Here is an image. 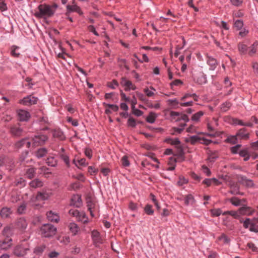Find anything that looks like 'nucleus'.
<instances>
[{
  "label": "nucleus",
  "instance_id": "61",
  "mask_svg": "<svg viewBox=\"0 0 258 258\" xmlns=\"http://www.w3.org/2000/svg\"><path fill=\"white\" fill-rule=\"evenodd\" d=\"M241 145L238 144L235 146L232 147L231 148L230 150L231 152L233 154H236L238 153V151L239 148L241 147Z\"/></svg>",
  "mask_w": 258,
  "mask_h": 258
},
{
  "label": "nucleus",
  "instance_id": "57",
  "mask_svg": "<svg viewBox=\"0 0 258 258\" xmlns=\"http://www.w3.org/2000/svg\"><path fill=\"white\" fill-rule=\"evenodd\" d=\"M250 147L253 151L257 152L258 151V140L256 142L251 143Z\"/></svg>",
  "mask_w": 258,
  "mask_h": 258
},
{
  "label": "nucleus",
  "instance_id": "11",
  "mask_svg": "<svg viewBox=\"0 0 258 258\" xmlns=\"http://www.w3.org/2000/svg\"><path fill=\"white\" fill-rule=\"evenodd\" d=\"M238 212L240 215L249 216L254 212V210L249 207L244 206L239 209Z\"/></svg>",
  "mask_w": 258,
  "mask_h": 258
},
{
  "label": "nucleus",
  "instance_id": "48",
  "mask_svg": "<svg viewBox=\"0 0 258 258\" xmlns=\"http://www.w3.org/2000/svg\"><path fill=\"white\" fill-rule=\"evenodd\" d=\"M145 213L149 215H152L154 214V210L152 208V206L147 205L144 208Z\"/></svg>",
  "mask_w": 258,
  "mask_h": 258
},
{
  "label": "nucleus",
  "instance_id": "28",
  "mask_svg": "<svg viewBox=\"0 0 258 258\" xmlns=\"http://www.w3.org/2000/svg\"><path fill=\"white\" fill-rule=\"evenodd\" d=\"M16 224L18 228L23 230L27 227V222L24 218H20L17 220Z\"/></svg>",
  "mask_w": 258,
  "mask_h": 258
},
{
  "label": "nucleus",
  "instance_id": "13",
  "mask_svg": "<svg viewBox=\"0 0 258 258\" xmlns=\"http://www.w3.org/2000/svg\"><path fill=\"white\" fill-rule=\"evenodd\" d=\"M238 181L241 184L248 187H252L253 185V182L251 180L247 179L244 176L240 175L238 177Z\"/></svg>",
  "mask_w": 258,
  "mask_h": 258
},
{
  "label": "nucleus",
  "instance_id": "23",
  "mask_svg": "<svg viewBox=\"0 0 258 258\" xmlns=\"http://www.w3.org/2000/svg\"><path fill=\"white\" fill-rule=\"evenodd\" d=\"M11 134L15 136H20L23 133L22 129L17 125H13L11 127Z\"/></svg>",
  "mask_w": 258,
  "mask_h": 258
},
{
  "label": "nucleus",
  "instance_id": "12",
  "mask_svg": "<svg viewBox=\"0 0 258 258\" xmlns=\"http://www.w3.org/2000/svg\"><path fill=\"white\" fill-rule=\"evenodd\" d=\"M243 227L245 228L249 227V230L252 232H258V227L255 228L253 223L249 218H246L243 223Z\"/></svg>",
  "mask_w": 258,
  "mask_h": 258
},
{
  "label": "nucleus",
  "instance_id": "60",
  "mask_svg": "<svg viewBox=\"0 0 258 258\" xmlns=\"http://www.w3.org/2000/svg\"><path fill=\"white\" fill-rule=\"evenodd\" d=\"M222 211L219 209H213L211 211V213L214 216H218L221 214Z\"/></svg>",
  "mask_w": 258,
  "mask_h": 258
},
{
  "label": "nucleus",
  "instance_id": "6",
  "mask_svg": "<svg viewBox=\"0 0 258 258\" xmlns=\"http://www.w3.org/2000/svg\"><path fill=\"white\" fill-rule=\"evenodd\" d=\"M120 84L122 86L124 87L125 91L135 90L136 89V86L131 81L127 80L125 78H121Z\"/></svg>",
  "mask_w": 258,
  "mask_h": 258
},
{
  "label": "nucleus",
  "instance_id": "3",
  "mask_svg": "<svg viewBox=\"0 0 258 258\" xmlns=\"http://www.w3.org/2000/svg\"><path fill=\"white\" fill-rule=\"evenodd\" d=\"M48 140V137L44 135H36L30 141L31 142V147H35L43 145Z\"/></svg>",
  "mask_w": 258,
  "mask_h": 258
},
{
  "label": "nucleus",
  "instance_id": "20",
  "mask_svg": "<svg viewBox=\"0 0 258 258\" xmlns=\"http://www.w3.org/2000/svg\"><path fill=\"white\" fill-rule=\"evenodd\" d=\"M236 136L240 139L247 140L249 138V133L245 128H242L238 131Z\"/></svg>",
  "mask_w": 258,
  "mask_h": 258
},
{
  "label": "nucleus",
  "instance_id": "56",
  "mask_svg": "<svg viewBox=\"0 0 258 258\" xmlns=\"http://www.w3.org/2000/svg\"><path fill=\"white\" fill-rule=\"evenodd\" d=\"M243 22L241 20H237L234 23V27L237 29L240 30L243 26Z\"/></svg>",
  "mask_w": 258,
  "mask_h": 258
},
{
  "label": "nucleus",
  "instance_id": "42",
  "mask_svg": "<svg viewBox=\"0 0 258 258\" xmlns=\"http://www.w3.org/2000/svg\"><path fill=\"white\" fill-rule=\"evenodd\" d=\"M150 89L152 90H153L154 91L150 90L148 88H146L144 89V92H145L147 96L149 97L154 96L155 94L154 91H156V90L153 87H151Z\"/></svg>",
  "mask_w": 258,
  "mask_h": 258
},
{
  "label": "nucleus",
  "instance_id": "27",
  "mask_svg": "<svg viewBox=\"0 0 258 258\" xmlns=\"http://www.w3.org/2000/svg\"><path fill=\"white\" fill-rule=\"evenodd\" d=\"M69 230L72 233L73 235H76L80 231V228L75 223H70L68 226Z\"/></svg>",
  "mask_w": 258,
  "mask_h": 258
},
{
  "label": "nucleus",
  "instance_id": "51",
  "mask_svg": "<svg viewBox=\"0 0 258 258\" xmlns=\"http://www.w3.org/2000/svg\"><path fill=\"white\" fill-rule=\"evenodd\" d=\"M11 229L10 226H7L4 228V229L2 231V234L4 236H6L8 237L9 236V235H10V234H11Z\"/></svg>",
  "mask_w": 258,
  "mask_h": 258
},
{
  "label": "nucleus",
  "instance_id": "21",
  "mask_svg": "<svg viewBox=\"0 0 258 258\" xmlns=\"http://www.w3.org/2000/svg\"><path fill=\"white\" fill-rule=\"evenodd\" d=\"M24 145L27 148H30L31 147V142L28 139H24L17 142L15 145L17 148H20Z\"/></svg>",
  "mask_w": 258,
  "mask_h": 258
},
{
  "label": "nucleus",
  "instance_id": "32",
  "mask_svg": "<svg viewBox=\"0 0 258 258\" xmlns=\"http://www.w3.org/2000/svg\"><path fill=\"white\" fill-rule=\"evenodd\" d=\"M217 241L222 243L228 244L230 242V239L224 233H222L217 238Z\"/></svg>",
  "mask_w": 258,
  "mask_h": 258
},
{
  "label": "nucleus",
  "instance_id": "1",
  "mask_svg": "<svg viewBox=\"0 0 258 258\" xmlns=\"http://www.w3.org/2000/svg\"><path fill=\"white\" fill-rule=\"evenodd\" d=\"M56 6L47 5L45 4L40 5L34 14L37 18L47 19L52 17L55 12Z\"/></svg>",
  "mask_w": 258,
  "mask_h": 258
},
{
  "label": "nucleus",
  "instance_id": "44",
  "mask_svg": "<svg viewBox=\"0 0 258 258\" xmlns=\"http://www.w3.org/2000/svg\"><path fill=\"white\" fill-rule=\"evenodd\" d=\"M202 138L197 136H193L189 137L188 139V141L190 142L191 144H195L197 142H200L201 141Z\"/></svg>",
  "mask_w": 258,
  "mask_h": 258
},
{
  "label": "nucleus",
  "instance_id": "62",
  "mask_svg": "<svg viewBox=\"0 0 258 258\" xmlns=\"http://www.w3.org/2000/svg\"><path fill=\"white\" fill-rule=\"evenodd\" d=\"M85 155L88 157L89 159H91L92 156V150L89 148H86L85 150Z\"/></svg>",
  "mask_w": 258,
  "mask_h": 258
},
{
  "label": "nucleus",
  "instance_id": "26",
  "mask_svg": "<svg viewBox=\"0 0 258 258\" xmlns=\"http://www.w3.org/2000/svg\"><path fill=\"white\" fill-rule=\"evenodd\" d=\"M36 173V168L34 167H29L26 169L25 175L29 179L33 178Z\"/></svg>",
  "mask_w": 258,
  "mask_h": 258
},
{
  "label": "nucleus",
  "instance_id": "46",
  "mask_svg": "<svg viewBox=\"0 0 258 258\" xmlns=\"http://www.w3.org/2000/svg\"><path fill=\"white\" fill-rule=\"evenodd\" d=\"M73 163L75 164L76 166H78V165L85 166L86 165V159L85 158H81L77 161H76V160L74 159L73 160Z\"/></svg>",
  "mask_w": 258,
  "mask_h": 258
},
{
  "label": "nucleus",
  "instance_id": "14",
  "mask_svg": "<svg viewBox=\"0 0 258 258\" xmlns=\"http://www.w3.org/2000/svg\"><path fill=\"white\" fill-rule=\"evenodd\" d=\"M18 116L21 121H26L30 117L29 112L26 110L20 109L17 111Z\"/></svg>",
  "mask_w": 258,
  "mask_h": 258
},
{
  "label": "nucleus",
  "instance_id": "18",
  "mask_svg": "<svg viewBox=\"0 0 258 258\" xmlns=\"http://www.w3.org/2000/svg\"><path fill=\"white\" fill-rule=\"evenodd\" d=\"M207 63L210 67V70L212 71L216 69L218 64L216 59L209 55L207 56Z\"/></svg>",
  "mask_w": 258,
  "mask_h": 258
},
{
  "label": "nucleus",
  "instance_id": "55",
  "mask_svg": "<svg viewBox=\"0 0 258 258\" xmlns=\"http://www.w3.org/2000/svg\"><path fill=\"white\" fill-rule=\"evenodd\" d=\"M230 202L232 205L238 206L240 205V200L238 199L237 198L233 197L230 199Z\"/></svg>",
  "mask_w": 258,
  "mask_h": 258
},
{
  "label": "nucleus",
  "instance_id": "5",
  "mask_svg": "<svg viewBox=\"0 0 258 258\" xmlns=\"http://www.w3.org/2000/svg\"><path fill=\"white\" fill-rule=\"evenodd\" d=\"M170 115L172 119H174L175 121H179L181 120H183L185 122L189 121V118L187 115L184 114H181L175 111H171Z\"/></svg>",
  "mask_w": 258,
  "mask_h": 258
},
{
  "label": "nucleus",
  "instance_id": "22",
  "mask_svg": "<svg viewBox=\"0 0 258 258\" xmlns=\"http://www.w3.org/2000/svg\"><path fill=\"white\" fill-rule=\"evenodd\" d=\"M48 220L51 222H58L59 219V216L55 213L50 211L46 214Z\"/></svg>",
  "mask_w": 258,
  "mask_h": 258
},
{
  "label": "nucleus",
  "instance_id": "59",
  "mask_svg": "<svg viewBox=\"0 0 258 258\" xmlns=\"http://www.w3.org/2000/svg\"><path fill=\"white\" fill-rule=\"evenodd\" d=\"M231 4L236 7L241 6L243 3V0H230Z\"/></svg>",
  "mask_w": 258,
  "mask_h": 258
},
{
  "label": "nucleus",
  "instance_id": "43",
  "mask_svg": "<svg viewBox=\"0 0 258 258\" xmlns=\"http://www.w3.org/2000/svg\"><path fill=\"white\" fill-rule=\"evenodd\" d=\"M78 220L84 223H87L88 222V218L85 213L82 212L79 213V215L77 217Z\"/></svg>",
  "mask_w": 258,
  "mask_h": 258
},
{
  "label": "nucleus",
  "instance_id": "45",
  "mask_svg": "<svg viewBox=\"0 0 258 258\" xmlns=\"http://www.w3.org/2000/svg\"><path fill=\"white\" fill-rule=\"evenodd\" d=\"M229 214L234 217L235 218H238L240 216V214L238 212V210L237 211H228L225 212L223 215Z\"/></svg>",
  "mask_w": 258,
  "mask_h": 258
},
{
  "label": "nucleus",
  "instance_id": "10",
  "mask_svg": "<svg viewBox=\"0 0 258 258\" xmlns=\"http://www.w3.org/2000/svg\"><path fill=\"white\" fill-rule=\"evenodd\" d=\"M37 98L31 95L28 96L21 101V103L25 105H31L36 104L37 101Z\"/></svg>",
  "mask_w": 258,
  "mask_h": 258
},
{
  "label": "nucleus",
  "instance_id": "50",
  "mask_svg": "<svg viewBox=\"0 0 258 258\" xmlns=\"http://www.w3.org/2000/svg\"><path fill=\"white\" fill-rule=\"evenodd\" d=\"M121 162L123 166L128 167L130 166V162L127 156H124L121 159Z\"/></svg>",
  "mask_w": 258,
  "mask_h": 258
},
{
  "label": "nucleus",
  "instance_id": "2",
  "mask_svg": "<svg viewBox=\"0 0 258 258\" xmlns=\"http://www.w3.org/2000/svg\"><path fill=\"white\" fill-rule=\"evenodd\" d=\"M57 229L54 226L46 224L43 225L40 230L41 235L43 237H51L56 233Z\"/></svg>",
  "mask_w": 258,
  "mask_h": 258
},
{
  "label": "nucleus",
  "instance_id": "39",
  "mask_svg": "<svg viewBox=\"0 0 258 258\" xmlns=\"http://www.w3.org/2000/svg\"><path fill=\"white\" fill-rule=\"evenodd\" d=\"M57 160L53 157H49L46 160V163L48 166L54 167L57 165Z\"/></svg>",
  "mask_w": 258,
  "mask_h": 258
},
{
  "label": "nucleus",
  "instance_id": "37",
  "mask_svg": "<svg viewBox=\"0 0 258 258\" xmlns=\"http://www.w3.org/2000/svg\"><path fill=\"white\" fill-rule=\"evenodd\" d=\"M167 142L172 145H174L177 148H179L180 146V142L177 138L175 139H168L167 140Z\"/></svg>",
  "mask_w": 258,
  "mask_h": 258
},
{
  "label": "nucleus",
  "instance_id": "8",
  "mask_svg": "<svg viewBox=\"0 0 258 258\" xmlns=\"http://www.w3.org/2000/svg\"><path fill=\"white\" fill-rule=\"evenodd\" d=\"M50 197V194L46 191L38 192L36 197L32 198L31 199V202H34L35 201H45L48 199Z\"/></svg>",
  "mask_w": 258,
  "mask_h": 258
},
{
  "label": "nucleus",
  "instance_id": "41",
  "mask_svg": "<svg viewBox=\"0 0 258 258\" xmlns=\"http://www.w3.org/2000/svg\"><path fill=\"white\" fill-rule=\"evenodd\" d=\"M26 209V204L25 203H22L17 208V212L19 214H24Z\"/></svg>",
  "mask_w": 258,
  "mask_h": 258
},
{
  "label": "nucleus",
  "instance_id": "25",
  "mask_svg": "<svg viewBox=\"0 0 258 258\" xmlns=\"http://www.w3.org/2000/svg\"><path fill=\"white\" fill-rule=\"evenodd\" d=\"M12 213L11 208L4 207L2 209L0 212V215L2 218H8Z\"/></svg>",
  "mask_w": 258,
  "mask_h": 258
},
{
  "label": "nucleus",
  "instance_id": "53",
  "mask_svg": "<svg viewBox=\"0 0 258 258\" xmlns=\"http://www.w3.org/2000/svg\"><path fill=\"white\" fill-rule=\"evenodd\" d=\"M238 137L236 136H230L227 139V141L232 144H235L237 143Z\"/></svg>",
  "mask_w": 258,
  "mask_h": 258
},
{
  "label": "nucleus",
  "instance_id": "33",
  "mask_svg": "<svg viewBox=\"0 0 258 258\" xmlns=\"http://www.w3.org/2000/svg\"><path fill=\"white\" fill-rule=\"evenodd\" d=\"M195 202L194 197L191 195H188L184 198V203L186 206L192 205Z\"/></svg>",
  "mask_w": 258,
  "mask_h": 258
},
{
  "label": "nucleus",
  "instance_id": "49",
  "mask_svg": "<svg viewBox=\"0 0 258 258\" xmlns=\"http://www.w3.org/2000/svg\"><path fill=\"white\" fill-rule=\"evenodd\" d=\"M257 43L254 42L252 46L250 47V50L248 52V54L249 55L251 56L253 55L256 51V46L257 45Z\"/></svg>",
  "mask_w": 258,
  "mask_h": 258
},
{
  "label": "nucleus",
  "instance_id": "9",
  "mask_svg": "<svg viewBox=\"0 0 258 258\" xmlns=\"http://www.w3.org/2000/svg\"><path fill=\"white\" fill-rule=\"evenodd\" d=\"M12 239L6 238L4 240H0V249L6 250L9 249L12 245Z\"/></svg>",
  "mask_w": 258,
  "mask_h": 258
},
{
  "label": "nucleus",
  "instance_id": "40",
  "mask_svg": "<svg viewBox=\"0 0 258 258\" xmlns=\"http://www.w3.org/2000/svg\"><path fill=\"white\" fill-rule=\"evenodd\" d=\"M238 49L241 54H245L247 50V47L243 43H239L238 45Z\"/></svg>",
  "mask_w": 258,
  "mask_h": 258
},
{
  "label": "nucleus",
  "instance_id": "4",
  "mask_svg": "<svg viewBox=\"0 0 258 258\" xmlns=\"http://www.w3.org/2000/svg\"><path fill=\"white\" fill-rule=\"evenodd\" d=\"M239 154L241 157L244 158L245 161L248 160L250 157L253 159L258 158V152H255L252 150L248 151V149H245L240 151Z\"/></svg>",
  "mask_w": 258,
  "mask_h": 258
},
{
  "label": "nucleus",
  "instance_id": "36",
  "mask_svg": "<svg viewBox=\"0 0 258 258\" xmlns=\"http://www.w3.org/2000/svg\"><path fill=\"white\" fill-rule=\"evenodd\" d=\"M157 114L153 112H151L146 118V120L148 122L153 123L155 122L157 118Z\"/></svg>",
  "mask_w": 258,
  "mask_h": 258
},
{
  "label": "nucleus",
  "instance_id": "38",
  "mask_svg": "<svg viewBox=\"0 0 258 258\" xmlns=\"http://www.w3.org/2000/svg\"><path fill=\"white\" fill-rule=\"evenodd\" d=\"M204 112L200 111L195 114H194L191 117V120L192 121L198 122L200 120V118L203 116Z\"/></svg>",
  "mask_w": 258,
  "mask_h": 258
},
{
  "label": "nucleus",
  "instance_id": "34",
  "mask_svg": "<svg viewBox=\"0 0 258 258\" xmlns=\"http://www.w3.org/2000/svg\"><path fill=\"white\" fill-rule=\"evenodd\" d=\"M53 136L60 140H63L65 139L63 133L59 130H54L53 132Z\"/></svg>",
  "mask_w": 258,
  "mask_h": 258
},
{
  "label": "nucleus",
  "instance_id": "24",
  "mask_svg": "<svg viewBox=\"0 0 258 258\" xmlns=\"http://www.w3.org/2000/svg\"><path fill=\"white\" fill-rule=\"evenodd\" d=\"M87 206L88 207V210L89 211L90 213V215L94 217V215L93 214L94 209L95 207V203L91 199H88L87 200Z\"/></svg>",
  "mask_w": 258,
  "mask_h": 258
},
{
  "label": "nucleus",
  "instance_id": "54",
  "mask_svg": "<svg viewBox=\"0 0 258 258\" xmlns=\"http://www.w3.org/2000/svg\"><path fill=\"white\" fill-rule=\"evenodd\" d=\"M60 157H61V159L63 160V161L64 162L66 165L68 167H70V160H69V157L64 154H62L60 155Z\"/></svg>",
  "mask_w": 258,
  "mask_h": 258
},
{
  "label": "nucleus",
  "instance_id": "52",
  "mask_svg": "<svg viewBox=\"0 0 258 258\" xmlns=\"http://www.w3.org/2000/svg\"><path fill=\"white\" fill-rule=\"evenodd\" d=\"M103 105L105 107H108L113 110V111H117L118 110V106L113 104H107L105 103H103Z\"/></svg>",
  "mask_w": 258,
  "mask_h": 258
},
{
  "label": "nucleus",
  "instance_id": "35",
  "mask_svg": "<svg viewBox=\"0 0 258 258\" xmlns=\"http://www.w3.org/2000/svg\"><path fill=\"white\" fill-rule=\"evenodd\" d=\"M185 125H186L185 123L181 124V128L173 127L170 130V134L173 135H176L178 134H180L183 131V130L184 129V127L185 126Z\"/></svg>",
  "mask_w": 258,
  "mask_h": 258
},
{
  "label": "nucleus",
  "instance_id": "58",
  "mask_svg": "<svg viewBox=\"0 0 258 258\" xmlns=\"http://www.w3.org/2000/svg\"><path fill=\"white\" fill-rule=\"evenodd\" d=\"M127 124L128 126H132V127H135L136 125V122L135 119H134L132 117H130L128 118L127 121Z\"/></svg>",
  "mask_w": 258,
  "mask_h": 258
},
{
  "label": "nucleus",
  "instance_id": "29",
  "mask_svg": "<svg viewBox=\"0 0 258 258\" xmlns=\"http://www.w3.org/2000/svg\"><path fill=\"white\" fill-rule=\"evenodd\" d=\"M47 153V150L45 148H40L35 152V155L38 158H41L45 156Z\"/></svg>",
  "mask_w": 258,
  "mask_h": 258
},
{
  "label": "nucleus",
  "instance_id": "31",
  "mask_svg": "<svg viewBox=\"0 0 258 258\" xmlns=\"http://www.w3.org/2000/svg\"><path fill=\"white\" fill-rule=\"evenodd\" d=\"M1 144H0V148H1ZM12 161L9 158L6 156L0 157V166L3 165H6L10 164Z\"/></svg>",
  "mask_w": 258,
  "mask_h": 258
},
{
  "label": "nucleus",
  "instance_id": "7",
  "mask_svg": "<svg viewBox=\"0 0 258 258\" xmlns=\"http://www.w3.org/2000/svg\"><path fill=\"white\" fill-rule=\"evenodd\" d=\"M92 240L96 246H98L103 243V238L97 230H93L91 233Z\"/></svg>",
  "mask_w": 258,
  "mask_h": 258
},
{
  "label": "nucleus",
  "instance_id": "30",
  "mask_svg": "<svg viewBox=\"0 0 258 258\" xmlns=\"http://www.w3.org/2000/svg\"><path fill=\"white\" fill-rule=\"evenodd\" d=\"M26 180L22 177H19L16 179L14 182V184L15 186H19L21 188L24 187L26 185Z\"/></svg>",
  "mask_w": 258,
  "mask_h": 258
},
{
  "label": "nucleus",
  "instance_id": "16",
  "mask_svg": "<svg viewBox=\"0 0 258 258\" xmlns=\"http://www.w3.org/2000/svg\"><path fill=\"white\" fill-rule=\"evenodd\" d=\"M28 250V248H24L21 245H18L15 248L14 253L18 256H22L26 254Z\"/></svg>",
  "mask_w": 258,
  "mask_h": 258
},
{
  "label": "nucleus",
  "instance_id": "15",
  "mask_svg": "<svg viewBox=\"0 0 258 258\" xmlns=\"http://www.w3.org/2000/svg\"><path fill=\"white\" fill-rule=\"evenodd\" d=\"M82 204L81 196L79 195H74L71 199V205L79 208Z\"/></svg>",
  "mask_w": 258,
  "mask_h": 258
},
{
  "label": "nucleus",
  "instance_id": "64",
  "mask_svg": "<svg viewBox=\"0 0 258 258\" xmlns=\"http://www.w3.org/2000/svg\"><path fill=\"white\" fill-rule=\"evenodd\" d=\"M118 85L117 82L114 80L111 82L108 83V86L112 89H115Z\"/></svg>",
  "mask_w": 258,
  "mask_h": 258
},
{
  "label": "nucleus",
  "instance_id": "63",
  "mask_svg": "<svg viewBox=\"0 0 258 258\" xmlns=\"http://www.w3.org/2000/svg\"><path fill=\"white\" fill-rule=\"evenodd\" d=\"M7 9L6 4L4 0H0V10L1 11H5Z\"/></svg>",
  "mask_w": 258,
  "mask_h": 258
},
{
  "label": "nucleus",
  "instance_id": "17",
  "mask_svg": "<svg viewBox=\"0 0 258 258\" xmlns=\"http://www.w3.org/2000/svg\"><path fill=\"white\" fill-rule=\"evenodd\" d=\"M67 9L68 11V12L66 13L67 15H68L69 13L72 12H76L80 15H83V12L81 10V8L77 5H68L67 6Z\"/></svg>",
  "mask_w": 258,
  "mask_h": 258
},
{
  "label": "nucleus",
  "instance_id": "47",
  "mask_svg": "<svg viewBox=\"0 0 258 258\" xmlns=\"http://www.w3.org/2000/svg\"><path fill=\"white\" fill-rule=\"evenodd\" d=\"M137 95L139 99L144 102V103H146L147 104H148L149 103V100L145 97V96L140 92H136Z\"/></svg>",
  "mask_w": 258,
  "mask_h": 258
},
{
  "label": "nucleus",
  "instance_id": "19",
  "mask_svg": "<svg viewBox=\"0 0 258 258\" xmlns=\"http://www.w3.org/2000/svg\"><path fill=\"white\" fill-rule=\"evenodd\" d=\"M43 182L39 178H35L29 183L30 187L32 188L41 187L43 186Z\"/></svg>",
  "mask_w": 258,
  "mask_h": 258
}]
</instances>
